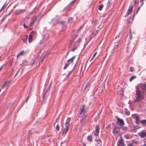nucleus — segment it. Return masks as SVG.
<instances>
[{
	"label": "nucleus",
	"instance_id": "obj_54",
	"mask_svg": "<svg viewBox=\"0 0 146 146\" xmlns=\"http://www.w3.org/2000/svg\"><path fill=\"white\" fill-rule=\"evenodd\" d=\"M42 63H41V61H40L39 62V64L40 65V64H41Z\"/></svg>",
	"mask_w": 146,
	"mask_h": 146
},
{
	"label": "nucleus",
	"instance_id": "obj_55",
	"mask_svg": "<svg viewBox=\"0 0 146 146\" xmlns=\"http://www.w3.org/2000/svg\"><path fill=\"white\" fill-rule=\"evenodd\" d=\"M73 70H72L69 73V74H70V73L72 72V71Z\"/></svg>",
	"mask_w": 146,
	"mask_h": 146
},
{
	"label": "nucleus",
	"instance_id": "obj_14",
	"mask_svg": "<svg viewBox=\"0 0 146 146\" xmlns=\"http://www.w3.org/2000/svg\"><path fill=\"white\" fill-rule=\"evenodd\" d=\"M139 136L141 138H143L146 136V133L145 132H142L140 133Z\"/></svg>",
	"mask_w": 146,
	"mask_h": 146
},
{
	"label": "nucleus",
	"instance_id": "obj_53",
	"mask_svg": "<svg viewBox=\"0 0 146 146\" xmlns=\"http://www.w3.org/2000/svg\"><path fill=\"white\" fill-rule=\"evenodd\" d=\"M81 41V39L80 38L79 39V41H78V42H80Z\"/></svg>",
	"mask_w": 146,
	"mask_h": 146
},
{
	"label": "nucleus",
	"instance_id": "obj_45",
	"mask_svg": "<svg viewBox=\"0 0 146 146\" xmlns=\"http://www.w3.org/2000/svg\"><path fill=\"white\" fill-rule=\"evenodd\" d=\"M136 3H137V1L136 0H135L134 1V6L136 5Z\"/></svg>",
	"mask_w": 146,
	"mask_h": 146
},
{
	"label": "nucleus",
	"instance_id": "obj_21",
	"mask_svg": "<svg viewBox=\"0 0 146 146\" xmlns=\"http://www.w3.org/2000/svg\"><path fill=\"white\" fill-rule=\"evenodd\" d=\"M95 129L96 132H99V126L98 125H96L95 127Z\"/></svg>",
	"mask_w": 146,
	"mask_h": 146
},
{
	"label": "nucleus",
	"instance_id": "obj_2",
	"mask_svg": "<svg viewBox=\"0 0 146 146\" xmlns=\"http://www.w3.org/2000/svg\"><path fill=\"white\" fill-rule=\"evenodd\" d=\"M36 36V33L35 31H32L30 33L28 41L29 43L31 42L33 40V37H35Z\"/></svg>",
	"mask_w": 146,
	"mask_h": 146
},
{
	"label": "nucleus",
	"instance_id": "obj_41",
	"mask_svg": "<svg viewBox=\"0 0 146 146\" xmlns=\"http://www.w3.org/2000/svg\"><path fill=\"white\" fill-rule=\"evenodd\" d=\"M133 70H134V68H133V67H130V71L133 72Z\"/></svg>",
	"mask_w": 146,
	"mask_h": 146
},
{
	"label": "nucleus",
	"instance_id": "obj_32",
	"mask_svg": "<svg viewBox=\"0 0 146 146\" xmlns=\"http://www.w3.org/2000/svg\"><path fill=\"white\" fill-rule=\"evenodd\" d=\"M97 53V52H96L94 54V55H93V57L92 58H91V60H90V62H91L92 60H93V59L94 58V57H95V56H96V54Z\"/></svg>",
	"mask_w": 146,
	"mask_h": 146
},
{
	"label": "nucleus",
	"instance_id": "obj_58",
	"mask_svg": "<svg viewBox=\"0 0 146 146\" xmlns=\"http://www.w3.org/2000/svg\"><path fill=\"white\" fill-rule=\"evenodd\" d=\"M2 68H0V71L1 70V69Z\"/></svg>",
	"mask_w": 146,
	"mask_h": 146
},
{
	"label": "nucleus",
	"instance_id": "obj_20",
	"mask_svg": "<svg viewBox=\"0 0 146 146\" xmlns=\"http://www.w3.org/2000/svg\"><path fill=\"white\" fill-rule=\"evenodd\" d=\"M75 56H73L72 58H70L68 60H67V62H69L70 61L72 63L73 62V60L74 59V58H75Z\"/></svg>",
	"mask_w": 146,
	"mask_h": 146
},
{
	"label": "nucleus",
	"instance_id": "obj_39",
	"mask_svg": "<svg viewBox=\"0 0 146 146\" xmlns=\"http://www.w3.org/2000/svg\"><path fill=\"white\" fill-rule=\"evenodd\" d=\"M76 0H73V1H72L70 3L69 5H71L72 4H74L76 1Z\"/></svg>",
	"mask_w": 146,
	"mask_h": 146
},
{
	"label": "nucleus",
	"instance_id": "obj_34",
	"mask_svg": "<svg viewBox=\"0 0 146 146\" xmlns=\"http://www.w3.org/2000/svg\"><path fill=\"white\" fill-rule=\"evenodd\" d=\"M23 51H21L20 53H19V54H17V57H18L19 56H21V55L23 54Z\"/></svg>",
	"mask_w": 146,
	"mask_h": 146
},
{
	"label": "nucleus",
	"instance_id": "obj_12",
	"mask_svg": "<svg viewBox=\"0 0 146 146\" xmlns=\"http://www.w3.org/2000/svg\"><path fill=\"white\" fill-rule=\"evenodd\" d=\"M86 116L87 114H86V113H83V114H82V115L81 116L82 119L80 120V121L82 122L83 121V120L85 119Z\"/></svg>",
	"mask_w": 146,
	"mask_h": 146
},
{
	"label": "nucleus",
	"instance_id": "obj_40",
	"mask_svg": "<svg viewBox=\"0 0 146 146\" xmlns=\"http://www.w3.org/2000/svg\"><path fill=\"white\" fill-rule=\"evenodd\" d=\"M136 130L135 127H134L133 129H132L131 130V131L132 132H136Z\"/></svg>",
	"mask_w": 146,
	"mask_h": 146
},
{
	"label": "nucleus",
	"instance_id": "obj_3",
	"mask_svg": "<svg viewBox=\"0 0 146 146\" xmlns=\"http://www.w3.org/2000/svg\"><path fill=\"white\" fill-rule=\"evenodd\" d=\"M132 117L136 119L135 123L137 125H139V119L140 117L137 114H133L132 115Z\"/></svg>",
	"mask_w": 146,
	"mask_h": 146
},
{
	"label": "nucleus",
	"instance_id": "obj_19",
	"mask_svg": "<svg viewBox=\"0 0 146 146\" xmlns=\"http://www.w3.org/2000/svg\"><path fill=\"white\" fill-rule=\"evenodd\" d=\"M119 40L117 42H115V43L114 44L115 48H117L118 47V45L119 44Z\"/></svg>",
	"mask_w": 146,
	"mask_h": 146
},
{
	"label": "nucleus",
	"instance_id": "obj_15",
	"mask_svg": "<svg viewBox=\"0 0 146 146\" xmlns=\"http://www.w3.org/2000/svg\"><path fill=\"white\" fill-rule=\"evenodd\" d=\"M124 112L127 115H130V111L127 109L125 108Z\"/></svg>",
	"mask_w": 146,
	"mask_h": 146
},
{
	"label": "nucleus",
	"instance_id": "obj_8",
	"mask_svg": "<svg viewBox=\"0 0 146 146\" xmlns=\"http://www.w3.org/2000/svg\"><path fill=\"white\" fill-rule=\"evenodd\" d=\"M70 125L69 124L68 125L66 126V127L64 129V131L62 133V135L64 134V135H65L66 134L69 129Z\"/></svg>",
	"mask_w": 146,
	"mask_h": 146
},
{
	"label": "nucleus",
	"instance_id": "obj_10",
	"mask_svg": "<svg viewBox=\"0 0 146 146\" xmlns=\"http://www.w3.org/2000/svg\"><path fill=\"white\" fill-rule=\"evenodd\" d=\"M133 6L132 5L131 6H129V7L127 11V14L128 15L130 14L133 11Z\"/></svg>",
	"mask_w": 146,
	"mask_h": 146
},
{
	"label": "nucleus",
	"instance_id": "obj_35",
	"mask_svg": "<svg viewBox=\"0 0 146 146\" xmlns=\"http://www.w3.org/2000/svg\"><path fill=\"white\" fill-rule=\"evenodd\" d=\"M56 129L57 131H59V126L58 125V124L56 125Z\"/></svg>",
	"mask_w": 146,
	"mask_h": 146
},
{
	"label": "nucleus",
	"instance_id": "obj_26",
	"mask_svg": "<svg viewBox=\"0 0 146 146\" xmlns=\"http://www.w3.org/2000/svg\"><path fill=\"white\" fill-rule=\"evenodd\" d=\"M9 83H5L2 86L1 88L3 89L5 86H7L8 85Z\"/></svg>",
	"mask_w": 146,
	"mask_h": 146
},
{
	"label": "nucleus",
	"instance_id": "obj_23",
	"mask_svg": "<svg viewBox=\"0 0 146 146\" xmlns=\"http://www.w3.org/2000/svg\"><path fill=\"white\" fill-rule=\"evenodd\" d=\"M136 78V76H134L131 77L129 79V81L130 82L132 81L134 79Z\"/></svg>",
	"mask_w": 146,
	"mask_h": 146
},
{
	"label": "nucleus",
	"instance_id": "obj_44",
	"mask_svg": "<svg viewBox=\"0 0 146 146\" xmlns=\"http://www.w3.org/2000/svg\"><path fill=\"white\" fill-rule=\"evenodd\" d=\"M4 6H5V5H4L2 7H1V10H0V11H1L2 10H3V8H4Z\"/></svg>",
	"mask_w": 146,
	"mask_h": 146
},
{
	"label": "nucleus",
	"instance_id": "obj_18",
	"mask_svg": "<svg viewBox=\"0 0 146 146\" xmlns=\"http://www.w3.org/2000/svg\"><path fill=\"white\" fill-rule=\"evenodd\" d=\"M77 42H76V43H75V45H76V46L75 45L74 46V48L71 49V51H74L75 50H76L77 48V47L78 46V44H77Z\"/></svg>",
	"mask_w": 146,
	"mask_h": 146
},
{
	"label": "nucleus",
	"instance_id": "obj_50",
	"mask_svg": "<svg viewBox=\"0 0 146 146\" xmlns=\"http://www.w3.org/2000/svg\"><path fill=\"white\" fill-rule=\"evenodd\" d=\"M98 116H97V117H96V118H95V120L96 121L97 120V119H98Z\"/></svg>",
	"mask_w": 146,
	"mask_h": 146
},
{
	"label": "nucleus",
	"instance_id": "obj_36",
	"mask_svg": "<svg viewBox=\"0 0 146 146\" xmlns=\"http://www.w3.org/2000/svg\"><path fill=\"white\" fill-rule=\"evenodd\" d=\"M102 111V110H100L99 111V113H98V118H99V115L101 114Z\"/></svg>",
	"mask_w": 146,
	"mask_h": 146
},
{
	"label": "nucleus",
	"instance_id": "obj_61",
	"mask_svg": "<svg viewBox=\"0 0 146 146\" xmlns=\"http://www.w3.org/2000/svg\"><path fill=\"white\" fill-rule=\"evenodd\" d=\"M123 83L124 84V85H125V83L124 82V83Z\"/></svg>",
	"mask_w": 146,
	"mask_h": 146
},
{
	"label": "nucleus",
	"instance_id": "obj_59",
	"mask_svg": "<svg viewBox=\"0 0 146 146\" xmlns=\"http://www.w3.org/2000/svg\"><path fill=\"white\" fill-rule=\"evenodd\" d=\"M32 13H33L32 12H31V14H32Z\"/></svg>",
	"mask_w": 146,
	"mask_h": 146
},
{
	"label": "nucleus",
	"instance_id": "obj_7",
	"mask_svg": "<svg viewBox=\"0 0 146 146\" xmlns=\"http://www.w3.org/2000/svg\"><path fill=\"white\" fill-rule=\"evenodd\" d=\"M121 128V127H119L115 125L113 129V133L115 134L118 133L119 131V129Z\"/></svg>",
	"mask_w": 146,
	"mask_h": 146
},
{
	"label": "nucleus",
	"instance_id": "obj_63",
	"mask_svg": "<svg viewBox=\"0 0 146 146\" xmlns=\"http://www.w3.org/2000/svg\"><path fill=\"white\" fill-rule=\"evenodd\" d=\"M100 3H101V1H100Z\"/></svg>",
	"mask_w": 146,
	"mask_h": 146
},
{
	"label": "nucleus",
	"instance_id": "obj_30",
	"mask_svg": "<svg viewBox=\"0 0 146 146\" xmlns=\"http://www.w3.org/2000/svg\"><path fill=\"white\" fill-rule=\"evenodd\" d=\"M103 7V5H99L98 6V9L100 11H101Z\"/></svg>",
	"mask_w": 146,
	"mask_h": 146
},
{
	"label": "nucleus",
	"instance_id": "obj_33",
	"mask_svg": "<svg viewBox=\"0 0 146 146\" xmlns=\"http://www.w3.org/2000/svg\"><path fill=\"white\" fill-rule=\"evenodd\" d=\"M94 135L95 136L97 137L98 135L99 132H96V131H95V132L94 131Z\"/></svg>",
	"mask_w": 146,
	"mask_h": 146
},
{
	"label": "nucleus",
	"instance_id": "obj_6",
	"mask_svg": "<svg viewBox=\"0 0 146 146\" xmlns=\"http://www.w3.org/2000/svg\"><path fill=\"white\" fill-rule=\"evenodd\" d=\"M52 83H50V84H49V85L48 86L46 91L44 95V96L43 97V98H45L46 96H47L48 95V93L47 94V92H49L51 88V86H52Z\"/></svg>",
	"mask_w": 146,
	"mask_h": 146
},
{
	"label": "nucleus",
	"instance_id": "obj_48",
	"mask_svg": "<svg viewBox=\"0 0 146 146\" xmlns=\"http://www.w3.org/2000/svg\"><path fill=\"white\" fill-rule=\"evenodd\" d=\"M82 27H80L78 30V32L79 31H80V29L82 28Z\"/></svg>",
	"mask_w": 146,
	"mask_h": 146
},
{
	"label": "nucleus",
	"instance_id": "obj_28",
	"mask_svg": "<svg viewBox=\"0 0 146 146\" xmlns=\"http://www.w3.org/2000/svg\"><path fill=\"white\" fill-rule=\"evenodd\" d=\"M110 3L109 2H108L106 4V8L108 9L110 6Z\"/></svg>",
	"mask_w": 146,
	"mask_h": 146
},
{
	"label": "nucleus",
	"instance_id": "obj_24",
	"mask_svg": "<svg viewBox=\"0 0 146 146\" xmlns=\"http://www.w3.org/2000/svg\"><path fill=\"white\" fill-rule=\"evenodd\" d=\"M124 90V89H123L119 91V94L122 96H123V95Z\"/></svg>",
	"mask_w": 146,
	"mask_h": 146
},
{
	"label": "nucleus",
	"instance_id": "obj_46",
	"mask_svg": "<svg viewBox=\"0 0 146 146\" xmlns=\"http://www.w3.org/2000/svg\"><path fill=\"white\" fill-rule=\"evenodd\" d=\"M23 26L24 27H25V28H27V26H26L25 25V23L23 24Z\"/></svg>",
	"mask_w": 146,
	"mask_h": 146
},
{
	"label": "nucleus",
	"instance_id": "obj_42",
	"mask_svg": "<svg viewBox=\"0 0 146 146\" xmlns=\"http://www.w3.org/2000/svg\"><path fill=\"white\" fill-rule=\"evenodd\" d=\"M69 10L70 9L69 8L68 9V7H65L64 9V10L66 11H69Z\"/></svg>",
	"mask_w": 146,
	"mask_h": 146
},
{
	"label": "nucleus",
	"instance_id": "obj_49",
	"mask_svg": "<svg viewBox=\"0 0 146 146\" xmlns=\"http://www.w3.org/2000/svg\"><path fill=\"white\" fill-rule=\"evenodd\" d=\"M78 35H76V36H73V39H75L76 38V37L77 36H78Z\"/></svg>",
	"mask_w": 146,
	"mask_h": 146
},
{
	"label": "nucleus",
	"instance_id": "obj_31",
	"mask_svg": "<svg viewBox=\"0 0 146 146\" xmlns=\"http://www.w3.org/2000/svg\"><path fill=\"white\" fill-rule=\"evenodd\" d=\"M73 21V19L72 18L70 17L68 19V22L69 23H71Z\"/></svg>",
	"mask_w": 146,
	"mask_h": 146
},
{
	"label": "nucleus",
	"instance_id": "obj_60",
	"mask_svg": "<svg viewBox=\"0 0 146 146\" xmlns=\"http://www.w3.org/2000/svg\"><path fill=\"white\" fill-rule=\"evenodd\" d=\"M64 23V22H62V24H63Z\"/></svg>",
	"mask_w": 146,
	"mask_h": 146
},
{
	"label": "nucleus",
	"instance_id": "obj_5",
	"mask_svg": "<svg viewBox=\"0 0 146 146\" xmlns=\"http://www.w3.org/2000/svg\"><path fill=\"white\" fill-rule=\"evenodd\" d=\"M118 146H125L124 143L123 139L121 136H120V139H119L117 143Z\"/></svg>",
	"mask_w": 146,
	"mask_h": 146
},
{
	"label": "nucleus",
	"instance_id": "obj_25",
	"mask_svg": "<svg viewBox=\"0 0 146 146\" xmlns=\"http://www.w3.org/2000/svg\"><path fill=\"white\" fill-rule=\"evenodd\" d=\"M36 21V20L32 21L30 23L29 27H30L31 26H32L35 23Z\"/></svg>",
	"mask_w": 146,
	"mask_h": 146
},
{
	"label": "nucleus",
	"instance_id": "obj_1",
	"mask_svg": "<svg viewBox=\"0 0 146 146\" xmlns=\"http://www.w3.org/2000/svg\"><path fill=\"white\" fill-rule=\"evenodd\" d=\"M140 88L143 91H146V83L145 84H139L136 86V94L137 97L135 101L137 102L142 100L143 98V93L140 90Z\"/></svg>",
	"mask_w": 146,
	"mask_h": 146
},
{
	"label": "nucleus",
	"instance_id": "obj_13",
	"mask_svg": "<svg viewBox=\"0 0 146 146\" xmlns=\"http://www.w3.org/2000/svg\"><path fill=\"white\" fill-rule=\"evenodd\" d=\"M95 141H96L97 143L98 144V145H97V146H102V142L100 139H99L98 140H95Z\"/></svg>",
	"mask_w": 146,
	"mask_h": 146
},
{
	"label": "nucleus",
	"instance_id": "obj_29",
	"mask_svg": "<svg viewBox=\"0 0 146 146\" xmlns=\"http://www.w3.org/2000/svg\"><path fill=\"white\" fill-rule=\"evenodd\" d=\"M93 78V77L92 76H90V77H89L88 78V80H89V81H90V82H92L94 81V79H93L92 80H91Z\"/></svg>",
	"mask_w": 146,
	"mask_h": 146
},
{
	"label": "nucleus",
	"instance_id": "obj_17",
	"mask_svg": "<svg viewBox=\"0 0 146 146\" xmlns=\"http://www.w3.org/2000/svg\"><path fill=\"white\" fill-rule=\"evenodd\" d=\"M139 121L143 125L145 126L146 124V119H143Z\"/></svg>",
	"mask_w": 146,
	"mask_h": 146
},
{
	"label": "nucleus",
	"instance_id": "obj_11",
	"mask_svg": "<svg viewBox=\"0 0 146 146\" xmlns=\"http://www.w3.org/2000/svg\"><path fill=\"white\" fill-rule=\"evenodd\" d=\"M58 22V19H53L52 20L50 23L53 25L57 23Z\"/></svg>",
	"mask_w": 146,
	"mask_h": 146
},
{
	"label": "nucleus",
	"instance_id": "obj_62",
	"mask_svg": "<svg viewBox=\"0 0 146 146\" xmlns=\"http://www.w3.org/2000/svg\"><path fill=\"white\" fill-rule=\"evenodd\" d=\"M1 90L0 89V92H1Z\"/></svg>",
	"mask_w": 146,
	"mask_h": 146
},
{
	"label": "nucleus",
	"instance_id": "obj_43",
	"mask_svg": "<svg viewBox=\"0 0 146 146\" xmlns=\"http://www.w3.org/2000/svg\"><path fill=\"white\" fill-rule=\"evenodd\" d=\"M140 8H141L140 7H139L138 8V9L137 10V11H136V13H137L139 11V10Z\"/></svg>",
	"mask_w": 146,
	"mask_h": 146
},
{
	"label": "nucleus",
	"instance_id": "obj_9",
	"mask_svg": "<svg viewBox=\"0 0 146 146\" xmlns=\"http://www.w3.org/2000/svg\"><path fill=\"white\" fill-rule=\"evenodd\" d=\"M117 123L119 125L121 126H123V125H124V123L123 120L119 118H118L117 119Z\"/></svg>",
	"mask_w": 146,
	"mask_h": 146
},
{
	"label": "nucleus",
	"instance_id": "obj_47",
	"mask_svg": "<svg viewBox=\"0 0 146 146\" xmlns=\"http://www.w3.org/2000/svg\"><path fill=\"white\" fill-rule=\"evenodd\" d=\"M29 96L26 99V102H27L29 99Z\"/></svg>",
	"mask_w": 146,
	"mask_h": 146
},
{
	"label": "nucleus",
	"instance_id": "obj_57",
	"mask_svg": "<svg viewBox=\"0 0 146 146\" xmlns=\"http://www.w3.org/2000/svg\"><path fill=\"white\" fill-rule=\"evenodd\" d=\"M36 59H35L34 61V62L33 63V64L34 63V62H35V60H36Z\"/></svg>",
	"mask_w": 146,
	"mask_h": 146
},
{
	"label": "nucleus",
	"instance_id": "obj_27",
	"mask_svg": "<svg viewBox=\"0 0 146 146\" xmlns=\"http://www.w3.org/2000/svg\"><path fill=\"white\" fill-rule=\"evenodd\" d=\"M70 119L68 118L66 120V122L65 123V125L66 126L68 125V124L69 122L70 121Z\"/></svg>",
	"mask_w": 146,
	"mask_h": 146
},
{
	"label": "nucleus",
	"instance_id": "obj_37",
	"mask_svg": "<svg viewBox=\"0 0 146 146\" xmlns=\"http://www.w3.org/2000/svg\"><path fill=\"white\" fill-rule=\"evenodd\" d=\"M69 63H68L67 64H65L64 66V69H65L69 65Z\"/></svg>",
	"mask_w": 146,
	"mask_h": 146
},
{
	"label": "nucleus",
	"instance_id": "obj_22",
	"mask_svg": "<svg viewBox=\"0 0 146 146\" xmlns=\"http://www.w3.org/2000/svg\"><path fill=\"white\" fill-rule=\"evenodd\" d=\"M87 139L90 142H92V138L91 136H88L87 137Z\"/></svg>",
	"mask_w": 146,
	"mask_h": 146
},
{
	"label": "nucleus",
	"instance_id": "obj_4",
	"mask_svg": "<svg viewBox=\"0 0 146 146\" xmlns=\"http://www.w3.org/2000/svg\"><path fill=\"white\" fill-rule=\"evenodd\" d=\"M85 105H83L81 106V108L80 109V111H78V113L77 114V116L79 117L80 116L81 114L86 113V111L85 109Z\"/></svg>",
	"mask_w": 146,
	"mask_h": 146
},
{
	"label": "nucleus",
	"instance_id": "obj_51",
	"mask_svg": "<svg viewBox=\"0 0 146 146\" xmlns=\"http://www.w3.org/2000/svg\"><path fill=\"white\" fill-rule=\"evenodd\" d=\"M128 146H133V145L132 144H130L129 145H128Z\"/></svg>",
	"mask_w": 146,
	"mask_h": 146
},
{
	"label": "nucleus",
	"instance_id": "obj_38",
	"mask_svg": "<svg viewBox=\"0 0 146 146\" xmlns=\"http://www.w3.org/2000/svg\"><path fill=\"white\" fill-rule=\"evenodd\" d=\"M89 86L90 84L89 83H88L84 88L85 90Z\"/></svg>",
	"mask_w": 146,
	"mask_h": 146
},
{
	"label": "nucleus",
	"instance_id": "obj_56",
	"mask_svg": "<svg viewBox=\"0 0 146 146\" xmlns=\"http://www.w3.org/2000/svg\"><path fill=\"white\" fill-rule=\"evenodd\" d=\"M27 37H28V36L27 35H26V39H27Z\"/></svg>",
	"mask_w": 146,
	"mask_h": 146
},
{
	"label": "nucleus",
	"instance_id": "obj_64",
	"mask_svg": "<svg viewBox=\"0 0 146 146\" xmlns=\"http://www.w3.org/2000/svg\"><path fill=\"white\" fill-rule=\"evenodd\" d=\"M93 61H92V62H93Z\"/></svg>",
	"mask_w": 146,
	"mask_h": 146
},
{
	"label": "nucleus",
	"instance_id": "obj_52",
	"mask_svg": "<svg viewBox=\"0 0 146 146\" xmlns=\"http://www.w3.org/2000/svg\"><path fill=\"white\" fill-rule=\"evenodd\" d=\"M83 146H86V144L85 143H83Z\"/></svg>",
	"mask_w": 146,
	"mask_h": 146
},
{
	"label": "nucleus",
	"instance_id": "obj_16",
	"mask_svg": "<svg viewBox=\"0 0 146 146\" xmlns=\"http://www.w3.org/2000/svg\"><path fill=\"white\" fill-rule=\"evenodd\" d=\"M46 56H47V55L44 54L42 56V57L41 58V59L40 61L41 62V63H42L43 60H44V59L45 58Z\"/></svg>",
	"mask_w": 146,
	"mask_h": 146
}]
</instances>
